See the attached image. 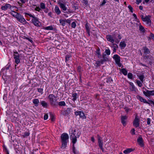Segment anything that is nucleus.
Listing matches in <instances>:
<instances>
[{"instance_id": "1", "label": "nucleus", "mask_w": 154, "mask_h": 154, "mask_svg": "<svg viewBox=\"0 0 154 154\" xmlns=\"http://www.w3.org/2000/svg\"><path fill=\"white\" fill-rule=\"evenodd\" d=\"M60 138L62 143L61 148L62 149H64L68 141L69 135L66 133H63L61 134Z\"/></svg>"}, {"instance_id": "2", "label": "nucleus", "mask_w": 154, "mask_h": 154, "mask_svg": "<svg viewBox=\"0 0 154 154\" xmlns=\"http://www.w3.org/2000/svg\"><path fill=\"white\" fill-rule=\"evenodd\" d=\"M50 105L52 106L56 105L55 103L57 101V97L54 96L53 94H50L48 96Z\"/></svg>"}, {"instance_id": "3", "label": "nucleus", "mask_w": 154, "mask_h": 154, "mask_svg": "<svg viewBox=\"0 0 154 154\" xmlns=\"http://www.w3.org/2000/svg\"><path fill=\"white\" fill-rule=\"evenodd\" d=\"M16 18L17 20L20 23L23 24H29V23L25 19L23 18L21 15L19 14H18L17 16H16Z\"/></svg>"}, {"instance_id": "4", "label": "nucleus", "mask_w": 154, "mask_h": 154, "mask_svg": "<svg viewBox=\"0 0 154 154\" xmlns=\"http://www.w3.org/2000/svg\"><path fill=\"white\" fill-rule=\"evenodd\" d=\"M14 53L15 54L14 55V58L15 59V62L16 64L15 65V67L16 68L17 66V64H18L20 63V56L18 52H14Z\"/></svg>"}, {"instance_id": "5", "label": "nucleus", "mask_w": 154, "mask_h": 154, "mask_svg": "<svg viewBox=\"0 0 154 154\" xmlns=\"http://www.w3.org/2000/svg\"><path fill=\"white\" fill-rule=\"evenodd\" d=\"M145 91H143V94L146 97H149L150 96L154 95V90L152 91H149L147 90L146 88H145Z\"/></svg>"}, {"instance_id": "6", "label": "nucleus", "mask_w": 154, "mask_h": 154, "mask_svg": "<svg viewBox=\"0 0 154 154\" xmlns=\"http://www.w3.org/2000/svg\"><path fill=\"white\" fill-rule=\"evenodd\" d=\"M97 138L99 146L100 148L102 150V152H103L104 149L103 147V142L102 140V138L101 137H100L99 135H97Z\"/></svg>"}, {"instance_id": "7", "label": "nucleus", "mask_w": 154, "mask_h": 154, "mask_svg": "<svg viewBox=\"0 0 154 154\" xmlns=\"http://www.w3.org/2000/svg\"><path fill=\"white\" fill-rule=\"evenodd\" d=\"M113 58L115 60L116 63L119 67L121 66V63L120 62V57L117 54L114 55L113 57Z\"/></svg>"}, {"instance_id": "8", "label": "nucleus", "mask_w": 154, "mask_h": 154, "mask_svg": "<svg viewBox=\"0 0 154 154\" xmlns=\"http://www.w3.org/2000/svg\"><path fill=\"white\" fill-rule=\"evenodd\" d=\"M33 19H32V23L36 26L40 27L41 25V23L39 22L37 18L33 16V17H32Z\"/></svg>"}, {"instance_id": "9", "label": "nucleus", "mask_w": 154, "mask_h": 154, "mask_svg": "<svg viewBox=\"0 0 154 154\" xmlns=\"http://www.w3.org/2000/svg\"><path fill=\"white\" fill-rule=\"evenodd\" d=\"M133 125L136 128L138 127L139 125V120L138 118L136 117L133 122Z\"/></svg>"}, {"instance_id": "10", "label": "nucleus", "mask_w": 154, "mask_h": 154, "mask_svg": "<svg viewBox=\"0 0 154 154\" xmlns=\"http://www.w3.org/2000/svg\"><path fill=\"white\" fill-rule=\"evenodd\" d=\"M137 142L138 144L141 147H143L144 146V144L143 143V141L142 137L140 136L137 139Z\"/></svg>"}, {"instance_id": "11", "label": "nucleus", "mask_w": 154, "mask_h": 154, "mask_svg": "<svg viewBox=\"0 0 154 154\" xmlns=\"http://www.w3.org/2000/svg\"><path fill=\"white\" fill-rule=\"evenodd\" d=\"M137 97L141 102H143L144 103H146L148 104H149V103L148 101H147L146 99L143 98L140 96L139 95L137 96Z\"/></svg>"}, {"instance_id": "12", "label": "nucleus", "mask_w": 154, "mask_h": 154, "mask_svg": "<svg viewBox=\"0 0 154 154\" xmlns=\"http://www.w3.org/2000/svg\"><path fill=\"white\" fill-rule=\"evenodd\" d=\"M127 117L126 116H122L121 117V122L124 126L126 125V120L127 119Z\"/></svg>"}, {"instance_id": "13", "label": "nucleus", "mask_w": 154, "mask_h": 154, "mask_svg": "<svg viewBox=\"0 0 154 154\" xmlns=\"http://www.w3.org/2000/svg\"><path fill=\"white\" fill-rule=\"evenodd\" d=\"M109 59L106 57V55L105 54H103V59H101V60L102 62L103 63L105 62L108 61Z\"/></svg>"}, {"instance_id": "14", "label": "nucleus", "mask_w": 154, "mask_h": 154, "mask_svg": "<svg viewBox=\"0 0 154 154\" xmlns=\"http://www.w3.org/2000/svg\"><path fill=\"white\" fill-rule=\"evenodd\" d=\"M76 132L75 130H74V131L73 133L72 134H73V135H74L75 137L73 138L72 139V142L73 143V145H74V144L76 143V141H77V136L75 135V132Z\"/></svg>"}, {"instance_id": "15", "label": "nucleus", "mask_w": 154, "mask_h": 154, "mask_svg": "<svg viewBox=\"0 0 154 154\" xmlns=\"http://www.w3.org/2000/svg\"><path fill=\"white\" fill-rule=\"evenodd\" d=\"M11 6L10 4H6L5 6H2L1 8L3 10H5L8 8H10V9H11Z\"/></svg>"}, {"instance_id": "16", "label": "nucleus", "mask_w": 154, "mask_h": 154, "mask_svg": "<svg viewBox=\"0 0 154 154\" xmlns=\"http://www.w3.org/2000/svg\"><path fill=\"white\" fill-rule=\"evenodd\" d=\"M106 38L108 41H110L112 43H113L114 42V40L112 35H107L106 36Z\"/></svg>"}, {"instance_id": "17", "label": "nucleus", "mask_w": 154, "mask_h": 154, "mask_svg": "<svg viewBox=\"0 0 154 154\" xmlns=\"http://www.w3.org/2000/svg\"><path fill=\"white\" fill-rule=\"evenodd\" d=\"M60 7L61 8L63 11H65L66 10V8L64 4L59 2L58 3Z\"/></svg>"}, {"instance_id": "18", "label": "nucleus", "mask_w": 154, "mask_h": 154, "mask_svg": "<svg viewBox=\"0 0 154 154\" xmlns=\"http://www.w3.org/2000/svg\"><path fill=\"white\" fill-rule=\"evenodd\" d=\"M103 64V63L102 62L101 60H98L96 62L95 64H96V65L95 66L96 67H97L100 66L101 64Z\"/></svg>"}, {"instance_id": "19", "label": "nucleus", "mask_w": 154, "mask_h": 154, "mask_svg": "<svg viewBox=\"0 0 154 154\" xmlns=\"http://www.w3.org/2000/svg\"><path fill=\"white\" fill-rule=\"evenodd\" d=\"M54 11L56 13L59 15L61 13V11L57 6H56L54 9Z\"/></svg>"}, {"instance_id": "20", "label": "nucleus", "mask_w": 154, "mask_h": 154, "mask_svg": "<svg viewBox=\"0 0 154 154\" xmlns=\"http://www.w3.org/2000/svg\"><path fill=\"white\" fill-rule=\"evenodd\" d=\"M133 151V149L131 148H128L125 150L123 152L124 153L126 154H128Z\"/></svg>"}, {"instance_id": "21", "label": "nucleus", "mask_w": 154, "mask_h": 154, "mask_svg": "<svg viewBox=\"0 0 154 154\" xmlns=\"http://www.w3.org/2000/svg\"><path fill=\"white\" fill-rule=\"evenodd\" d=\"M41 104L44 108H47L48 106V103L45 102V101H42L41 102Z\"/></svg>"}, {"instance_id": "22", "label": "nucleus", "mask_w": 154, "mask_h": 154, "mask_svg": "<svg viewBox=\"0 0 154 154\" xmlns=\"http://www.w3.org/2000/svg\"><path fill=\"white\" fill-rule=\"evenodd\" d=\"M77 94L76 93H74L72 94V97L73 98L72 99L73 101L76 100L77 99Z\"/></svg>"}, {"instance_id": "23", "label": "nucleus", "mask_w": 154, "mask_h": 154, "mask_svg": "<svg viewBox=\"0 0 154 154\" xmlns=\"http://www.w3.org/2000/svg\"><path fill=\"white\" fill-rule=\"evenodd\" d=\"M32 102L35 106H37L39 103V101L38 99H35L33 100Z\"/></svg>"}, {"instance_id": "24", "label": "nucleus", "mask_w": 154, "mask_h": 154, "mask_svg": "<svg viewBox=\"0 0 154 154\" xmlns=\"http://www.w3.org/2000/svg\"><path fill=\"white\" fill-rule=\"evenodd\" d=\"M71 109L69 108H67L66 110L64 111V113L66 115H68L70 113Z\"/></svg>"}, {"instance_id": "25", "label": "nucleus", "mask_w": 154, "mask_h": 154, "mask_svg": "<svg viewBox=\"0 0 154 154\" xmlns=\"http://www.w3.org/2000/svg\"><path fill=\"white\" fill-rule=\"evenodd\" d=\"M96 55L97 56V57L98 58H100V56H101V54H100V49H98L96 51Z\"/></svg>"}, {"instance_id": "26", "label": "nucleus", "mask_w": 154, "mask_h": 154, "mask_svg": "<svg viewBox=\"0 0 154 154\" xmlns=\"http://www.w3.org/2000/svg\"><path fill=\"white\" fill-rule=\"evenodd\" d=\"M142 20L144 21H146L149 18L147 16H146L144 17L143 15L140 16Z\"/></svg>"}, {"instance_id": "27", "label": "nucleus", "mask_w": 154, "mask_h": 154, "mask_svg": "<svg viewBox=\"0 0 154 154\" xmlns=\"http://www.w3.org/2000/svg\"><path fill=\"white\" fill-rule=\"evenodd\" d=\"M135 81H136V83H137V85L140 87H141L142 86V83L143 82H142L141 81H140L139 80H136Z\"/></svg>"}, {"instance_id": "28", "label": "nucleus", "mask_w": 154, "mask_h": 154, "mask_svg": "<svg viewBox=\"0 0 154 154\" xmlns=\"http://www.w3.org/2000/svg\"><path fill=\"white\" fill-rule=\"evenodd\" d=\"M143 49L144 53V54L146 55L149 54L150 52L149 49Z\"/></svg>"}, {"instance_id": "29", "label": "nucleus", "mask_w": 154, "mask_h": 154, "mask_svg": "<svg viewBox=\"0 0 154 154\" xmlns=\"http://www.w3.org/2000/svg\"><path fill=\"white\" fill-rule=\"evenodd\" d=\"M121 71L122 73L125 75H126L127 74L128 72L125 69L123 68L121 69Z\"/></svg>"}, {"instance_id": "30", "label": "nucleus", "mask_w": 154, "mask_h": 154, "mask_svg": "<svg viewBox=\"0 0 154 154\" xmlns=\"http://www.w3.org/2000/svg\"><path fill=\"white\" fill-rule=\"evenodd\" d=\"M138 77L142 82H143L144 81V76L143 75H142L138 76Z\"/></svg>"}, {"instance_id": "31", "label": "nucleus", "mask_w": 154, "mask_h": 154, "mask_svg": "<svg viewBox=\"0 0 154 154\" xmlns=\"http://www.w3.org/2000/svg\"><path fill=\"white\" fill-rule=\"evenodd\" d=\"M79 116L81 118L83 119H86V116L83 112L81 111L80 114Z\"/></svg>"}, {"instance_id": "32", "label": "nucleus", "mask_w": 154, "mask_h": 154, "mask_svg": "<svg viewBox=\"0 0 154 154\" xmlns=\"http://www.w3.org/2000/svg\"><path fill=\"white\" fill-rule=\"evenodd\" d=\"M58 105L60 106H64L66 105L65 102L64 101H61L59 102L58 103Z\"/></svg>"}, {"instance_id": "33", "label": "nucleus", "mask_w": 154, "mask_h": 154, "mask_svg": "<svg viewBox=\"0 0 154 154\" xmlns=\"http://www.w3.org/2000/svg\"><path fill=\"white\" fill-rule=\"evenodd\" d=\"M11 14L15 18L18 13L14 11H12Z\"/></svg>"}, {"instance_id": "34", "label": "nucleus", "mask_w": 154, "mask_h": 154, "mask_svg": "<svg viewBox=\"0 0 154 154\" xmlns=\"http://www.w3.org/2000/svg\"><path fill=\"white\" fill-rule=\"evenodd\" d=\"M120 46L122 48H124L126 46V44L125 42H121L120 44Z\"/></svg>"}, {"instance_id": "35", "label": "nucleus", "mask_w": 154, "mask_h": 154, "mask_svg": "<svg viewBox=\"0 0 154 154\" xmlns=\"http://www.w3.org/2000/svg\"><path fill=\"white\" fill-rule=\"evenodd\" d=\"M29 134L30 133L29 132H25L24 133H23V137H27L29 136Z\"/></svg>"}, {"instance_id": "36", "label": "nucleus", "mask_w": 154, "mask_h": 154, "mask_svg": "<svg viewBox=\"0 0 154 154\" xmlns=\"http://www.w3.org/2000/svg\"><path fill=\"white\" fill-rule=\"evenodd\" d=\"M44 29L46 30H52L53 28L52 26L44 27Z\"/></svg>"}, {"instance_id": "37", "label": "nucleus", "mask_w": 154, "mask_h": 154, "mask_svg": "<svg viewBox=\"0 0 154 154\" xmlns=\"http://www.w3.org/2000/svg\"><path fill=\"white\" fill-rule=\"evenodd\" d=\"M139 30L142 32H145V30L144 27L141 25L139 26Z\"/></svg>"}, {"instance_id": "38", "label": "nucleus", "mask_w": 154, "mask_h": 154, "mask_svg": "<svg viewBox=\"0 0 154 154\" xmlns=\"http://www.w3.org/2000/svg\"><path fill=\"white\" fill-rule=\"evenodd\" d=\"M60 23L62 24V25L63 26H64L65 25L66 22L65 20H63L60 19Z\"/></svg>"}, {"instance_id": "39", "label": "nucleus", "mask_w": 154, "mask_h": 154, "mask_svg": "<svg viewBox=\"0 0 154 154\" xmlns=\"http://www.w3.org/2000/svg\"><path fill=\"white\" fill-rule=\"evenodd\" d=\"M71 57V55L69 54L66 55L65 57L66 62L69 60V58Z\"/></svg>"}, {"instance_id": "40", "label": "nucleus", "mask_w": 154, "mask_h": 154, "mask_svg": "<svg viewBox=\"0 0 154 154\" xmlns=\"http://www.w3.org/2000/svg\"><path fill=\"white\" fill-rule=\"evenodd\" d=\"M72 152L74 154H78V152L76 151V150L75 149V148L74 146V145H72Z\"/></svg>"}, {"instance_id": "41", "label": "nucleus", "mask_w": 154, "mask_h": 154, "mask_svg": "<svg viewBox=\"0 0 154 154\" xmlns=\"http://www.w3.org/2000/svg\"><path fill=\"white\" fill-rule=\"evenodd\" d=\"M128 78L132 79L133 78L132 74L131 73L129 72L128 75Z\"/></svg>"}, {"instance_id": "42", "label": "nucleus", "mask_w": 154, "mask_h": 154, "mask_svg": "<svg viewBox=\"0 0 154 154\" xmlns=\"http://www.w3.org/2000/svg\"><path fill=\"white\" fill-rule=\"evenodd\" d=\"M40 7L41 8L44 9L45 8V5L42 2L40 4Z\"/></svg>"}, {"instance_id": "43", "label": "nucleus", "mask_w": 154, "mask_h": 154, "mask_svg": "<svg viewBox=\"0 0 154 154\" xmlns=\"http://www.w3.org/2000/svg\"><path fill=\"white\" fill-rule=\"evenodd\" d=\"M85 28L87 30V32H88L90 31V29L89 26L88 25V23H86L85 25Z\"/></svg>"}, {"instance_id": "44", "label": "nucleus", "mask_w": 154, "mask_h": 154, "mask_svg": "<svg viewBox=\"0 0 154 154\" xmlns=\"http://www.w3.org/2000/svg\"><path fill=\"white\" fill-rule=\"evenodd\" d=\"M38 91L41 94L43 93V89L41 88H38Z\"/></svg>"}, {"instance_id": "45", "label": "nucleus", "mask_w": 154, "mask_h": 154, "mask_svg": "<svg viewBox=\"0 0 154 154\" xmlns=\"http://www.w3.org/2000/svg\"><path fill=\"white\" fill-rule=\"evenodd\" d=\"M131 133L132 135H134L135 134V130L133 128L131 130Z\"/></svg>"}, {"instance_id": "46", "label": "nucleus", "mask_w": 154, "mask_h": 154, "mask_svg": "<svg viewBox=\"0 0 154 154\" xmlns=\"http://www.w3.org/2000/svg\"><path fill=\"white\" fill-rule=\"evenodd\" d=\"M105 53L107 55H109L110 53V51L109 49H106L105 50Z\"/></svg>"}, {"instance_id": "47", "label": "nucleus", "mask_w": 154, "mask_h": 154, "mask_svg": "<svg viewBox=\"0 0 154 154\" xmlns=\"http://www.w3.org/2000/svg\"><path fill=\"white\" fill-rule=\"evenodd\" d=\"M124 109H125V111L127 114L128 113V112L129 111L131 110L130 108H128V107H125Z\"/></svg>"}, {"instance_id": "48", "label": "nucleus", "mask_w": 154, "mask_h": 154, "mask_svg": "<svg viewBox=\"0 0 154 154\" xmlns=\"http://www.w3.org/2000/svg\"><path fill=\"white\" fill-rule=\"evenodd\" d=\"M129 84L131 86L132 89L133 90L135 89V88L133 83L132 82H130Z\"/></svg>"}, {"instance_id": "49", "label": "nucleus", "mask_w": 154, "mask_h": 154, "mask_svg": "<svg viewBox=\"0 0 154 154\" xmlns=\"http://www.w3.org/2000/svg\"><path fill=\"white\" fill-rule=\"evenodd\" d=\"M146 23L147 24H149V25H150L151 24V21L149 18L146 21Z\"/></svg>"}, {"instance_id": "50", "label": "nucleus", "mask_w": 154, "mask_h": 154, "mask_svg": "<svg viewBox=\"0 0 154 154\" xmlns=\"http://www.w3.org/2000/svg\"><path fill=\"white\" fill-rule=\"evenodd\" d=\"M151 119L149 118H148L147 119V123L148 125H149L150 124Z\"/></svg>"}, {"instance_id": "51", "label": "nucleus", "mask_w": 154, "mask_h": 154, "mask_svg": "<svg viewBox=\"0 0 154 154\" xmlns=\"http://www.w3.org/2000/svg\"><path fill=\"white\" fill-rule=\"evenodd\" d=\"M128 8L130 9V11L131 13H133V8L131 6V5H129L128 6Z\"/></svg>"}, {"instance_id": "52", "label": "nucleus", "mask_w": 154, "mask_h": 154, "mask_svg": "<svg viewBox=\"0 0 154 154\" xmlns=\"http://www.w3.org/2000/svg\"><path fill=\"white\" fill-rule=\"evenodd\" d=\"M71 26L73 28H75L76 26V23L75 22H73L71 24Z\"/></svg>"}, {"instance_id": "53", "label": "nucleus", "mask_w": 154, "mask_h": 154, "mask_svg": "<svg viewBox=\"0 0 154 154\" xmlns=\"http://www.w3.org/2000/svg\"><path fill=\"white\" fill-rule=\"evenodd\" d=\"M81 111H77L75 112V113L76 115L78 116L80 115V114L81 112Z\"/></svg>"}, {"instance_id": "54", "label": "nucleus", "mask_w": 154, "mask_h": 154, "mask_svg": "<svg viewBox=\"0 0 154 154\" xmlns=\"http://www.w3.org/2000/svg\"><path fill=\"white\" fill-rule=\"evenodd\" d=\"M48 118V114H45L44 116V120H47Z\"/></svg>"}, {"instance_id": "55", "label": "nucleus", "mask_w": 154, "mask_h": 154, "mask_svg": "<svg viewBox=\"0 0 154 154\" xmlns=\"http://www.w3.org/2000/svg\"><path fill=\"white\" fill-rule=\"evenodd\" d=\"M24 14H25V15H29V17H33V15H32V14H28L27 13H26V12H25L24 13Z\"/></svg>"}, {"instance_id": "56", "label": "nucleus", "mask_w": 154, "mask_h": 154, "mask_svg": "<svg viewBox=\"0 0 154 154\" xmlns=\"http://www.w3.org/2000/svg\"><path fill=\"white\" fill-rule=\"evenodd\" d=\"M148 102L149 103V104H153V103H154V102L152 100H148Z\"/></svg>"}, {"instance_id": "57", "label": "nucleus", "mask_w": 154, "mask_h": 154, "mask_svg": "<svg viewBox=\"0 0 154 154\" xmlns=\"http://www.w3.org/2000/svg\"><path fill=\"white\" fill-rule=\"evenodd\" d=\"M141 0H136V4L137 5L139 4L141 2Z\"/></svg>"}, {"instance_id": "58", "label": "nucleus", "mask_w": 154, "mask_h": 154, "mask_svg": "<svg viewBox=\"0 0 154 154\" xmlns=\"http://www.w3.org/2000/svg\"><path fill=\"white\" fill-rule=\"evenodd\" d=\"M85 4L86 5H87L88 4V1L87 0H83Z\"/></svg>"}, {"instance_id": "59", "label": "nucleus", "mask_w": 154, "mask_h": 154, "mask_svg": "<svg viewBox=\"0 0 154 154\" xmlns=\"http://www.w3.org/2000/svg\"><path fill=\"white\" fill-rule=\"evenodd\" d=\"M40 10H41L40 8H39V7H37L35 8V10L36 11H39Z\"/></svg>"}, {"instance_id": "60", "label": "nucleus", "mask_w": 154, "mask_h": 154, "mask_svg": "<svg viewBox=\"0 0 154 154\" xmlns=\"http://www.w3.org/2000/svg\"><path fill=\"white\" fill-rule=\"evenodd\" d=\"M65 21H66V22L67 23H69V24H70V22H71V21L70 20H65Z\"/></svg>"}, {"instance_id": "61", "label": "nucleus", "mask_w": 154, "mask_h": 154, "mask_svg": "<svg viewBox=\"0 0 154 154\" xmlns=\"http://www.w3.org/2000/svg\"><path fill=\"white\" fill-rule=\"evenodd\" d=\"M150 36L154 40V35L151 33L150 35Z\"/></svg>"}, {"instance_id": "62", "label": "nucleus", "mask_w": 154, "mask_h": 154, "mask_svg": "<svg viewBox=\"0 0 154 154\" xmlns=\"http://www.w3.org/2000/svg\"><path fill=\"white\" fill-rule=\"evenodd\" d=\"M91 140L93 142H94V141H95V139H94V137H92L91 138Z\"/></svg>"}, {"instance_id": "63", "label": "nucleus", "mask_w": 154, "mask_h": 154, "mask_svg": "<svg viewBox=\"0 0 154 154\" xmlns=\"http://www.w3.org/2000/svg\"><path fill=\"white\" fill-rule=\"evenodd\" d=\"M78 71L79 72H80L81 71V67L80 66L78 67Z\"/></svg>"}, {"instance_id": "64", "label": "nucleus", "mask_w": 154, "mask_h": 154, "mask_svg": "<svg viewBox=\"0 0 154 154\" xmlns=\"http://www.w3.org/2000/svg\"><path fill=\"white\" fill-rule=\"evenodd\" d=\"M106 2L105 1H104L102 3V4H101L100 5L103 6L106 3Z\"/></svg>"}]
</instances>
